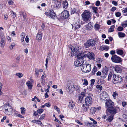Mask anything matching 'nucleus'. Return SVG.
Masks as SVG:
<instances>
[{"mask_svg": "<svg viewBox=\"0 0 127 127\" xmlns=\"http://www.w3.org/2000/svg\"><path fill=\"white\" fill-rule=\"evenodd\" d=\"M85 55H82L80 53H79L77 56V59L74 63V65L75 66H79L83 64L84 62V59L82 56Z\"/></svg>", "mask_w": 127, "mask_h": 127, "instance_id": "1", "label": "nucleus"}, {"mask_svg": "<svg viewBox=\"0 0 127 127\" xmlns=\"http://www.w3.org/2000/svg\"><path fill=\"white\" fill-rule=\"evenodd\" d=\"M118 108L114 105L111 107L108 108L106 110L107 112L111 115H114L117 113Z\"/></svg>", "mask_w": 127, "mask_h": 127, "instance_id": "2", "label": "nucleus"}, {"mask_svg": "<svg viewBox=\"0 0 127 127\" xmlns=\"http://www.w3.org/2000/svg\"><path fill=\"white\" fill-rule=\"evenodd\" d=\"M91 15V14L89 11H85L82 14V16L83 20L85 21H88L90 19Z\"/></svg>", "mask_w": 127, "mask_h": 127, "instance_id": "3", "label": "nucleus"}, {"mask_svg": "<svg viewBox=\"0 0 127 127\" xmlns=\"http://www.w3.org/2000/svg\"><path fill=\"white\" fill-rule=\"evenodd\" d=\"M81 69L84 72H89L91 70V65L90 64H83L81 66Z\"/></svg>", "mask_w": 127, "mask_h": 127, "instance_id": "4", "label": "nucleus"}, {"mask_svg": "<svg viewBox=\"0 0 127 127\" xmlns=\"http://www.w3.org/2000/svg\"><path fill=\"white\" fill-rule=\"evenodd\" d=\"M98 41V39H95V40L94 39H90L88 40L87 42L84 44V46L86 48H88L90 46H93L95 44V42H97Z\"/></svg>", "mask_w": 127, "mask_h": 127, "instance_id": "5", "label": "nucleus"}, {"mask_svg": "<svg viewBox=\"0 0 127 127\" xmlns=\"http://www.w3.org/2000/svg\"><path fill=\"white\" fill-rule=\"evenodd\" d=\"M86 53V52H82L80 53L82 55H85L84 56L83 55V56H82L84 58L87 57L88 58L91 60H92L95 59V56L93 53L92 52H88L87 54Z\"/></svg>", "mask_w": 127, "mask_h": 127, "instance_id": "6", "label": "nucleus"}, {"mask_svg": "<svg viewBox=\"0 0 127 127\" xmlns=\"http://www.w3.org/2000/svg\"><path fill=\"white\" fill-rule=\"evenodd\" d=\"M123 78L121 76L118 75H114L113 80L114 84H115L118 82H121L123 81Z\"/></svg>", "mask_w": 127, "mask_h": 127, "instance_id": "7", "label": "nucleus"}, {"mask_svg": "<svg viewBox=\"0 0 127 127\" xmlns=\"http://www.w3.org/2000/svg\"><path fill=\"white\" fill-rule=\"evenodd\" d=\"M112 61L114 63H119L122 61L121 58L117 55L112 56L111 58Z\"/></svg>", "mask_w": 127, "mask_h": 127, "instance_id": "8", "label": "nucleus"}, {"mask_svg": "<svg viewBox=\"0 0 127 127\" xmlns=\"http://www.w3.org/2000/svg\"><path fill=\"white\" fill-rule=\"evenodd\" d=\"M12 109L11 106H8L4 111V112L5 114L8 115H10L12 113Z\"/></svg>", "mask_w": 127, "mask_h": 127, "instance_id": "9", "label": "nucleus"}, {"mask_svg": "<svg viewBox=\"0 0 127 127\" xmlns=\"http://www.w3.org/2000/svg\"><path fill=\"white\" fill-rule=\"evenodd\" d=\"M105 106L107 108L108 107H110L114 105V102L110 99H108L105 102Z\"/></svg>", "mask_w": 127, "mask_h": 127, "instance_id": "10", "label": "nucleus"}, {"mask_svg": "<svg viewBox=\"0 0 127 127\" xmlns=\"http://www.w3.org/2000/svg\"><path fill=\"white\" fill-rule=\"evenodd\" d=\"M70 48L71 51L70 55L71 57H73L78 52V50L76 51L75 48L72 46H70Z\"/></svg>", "mask_w": 127, "mask_h": 127, "instance_id": "11", "label": "nucleus"}, {"mask_svg": "<svg viewBox=\"0 0 127 127\" xmlns=\"http://www.w3.org/2000/svg\"><path fill=\"white\" fill-rule=\"evenodd\" d=\"M85 103L88 105H91L93 103L92 99L90 96H87L85 98Z\"/></svg>", "mask_w": 127, "mask_h": 127, "instance_id": "12", "label": "nucleus"}, {"mask_svg": "<svg viewBox=\"0 0 127 127\" xmlns=\"http://www.w3.org/2000/svg\"><path fill=\"white\" fill-rule=\"evenodd\" d=\"M61 16L64 18H67L69 16V13L67 10H64L62 12Z\"/></svg>", "mask_w": 127, "mask_h": 127, "instance_id": "13", "label": "nucleus"}, {"mask_svg": "<svg viewBox=\"0 0 127 127\" xmlns=\"http://www.w3.org/2000/svg\"><path fill=\"white\" fill-rule=\"evenodd\" d=\"M108 96L107 95H105L104 93L101 94L100 95V98L101 100L102 101H106L108 99L107 97Z\"/></svg>", "mask_w": 127, "mask_h": 127, "instance_id": "14", "label": "nucleus"}, {"mask_svg": "<svg viewBox=\"0 0 127 127\" xmlns=\"http://www.w3.org/2000/svg\"><path fill=\"white\" fill-rule=\"evenodd\" d=\"M30 80H31V82L29 81H28L26 83V84L27 86L28 87L29 89H32V82H33V80L32 79H30Z\"/></svg>", "mask_w": 127, "mask_h": 127, "instance_id": "15", "label": "nucleus"}, {"mask_svg": "<svg viewBox=\"0 0 127 127\" xmlns=\"http://www.w3.org/2000/svg\"><path fill=\"white\" fill-rule=\"evenodd\" d=\"M80 23H76L73 25H72V29L74 30L79 28L80 27Z\"/></svg>", "mask_w": 127, "mask_h": 127, "instance_id": "16", "label": "nucleus"}, {"mask_svg": "<svg viewBox=\"0 0 127 127\" xmlns=\"http://www.w3.org/2000/svg\"><path fill=\"white\" fill-rule=\"evenodd\" d=\"M75 103L72 100H69V101L68 108L70 109H72L74 106Z\"/></svg>", "mask_w": 127, "mask_h": 127, "instance_id": "17", "label": "nucleus"}, {"mask_svg": "<svg viewBox=\"0 0 127 127\" xmlns=\"http://www.w3.org/2000/svg\"><path fill=\"white\" fill-rule=\"evenodd\" d=\"M113 69L117 73H120L122 71V69L121 68L118 66H115L114 67Z\"/></svg>", "mask_w": 127, "mask_h": 127, "instance_id": "18", "label": "nucleus"}, {"mask_svg": "<svg viewBox=\"0 0 127 127\" xmlns=\"http://www.w3.org/2000/svg\"><path fill=\"white\" fill-rule=\"evenodd\" d=\"M38 33L37 34L36 38L37 40L39 41L42 38V33H41L40 30H39L38 31Z\"/></svg>", "mask_w": 127, "mask_h": 127, "instance_id": "19", "label": "nucleus"}, {"mask_svg": "<svg viewBox=\"0 0 127 127\" xmlns=\"http://www.w3.org/2000/svg\"><path fill=\"white\" fill-rule=\"evenodd\" d=\"M68 89L69 91L71 92H74L75 89L74 85L72 84H71V85L68 87Z\"/></svg>", "mask_w": 127, "mask_h": 127, "instance_id": "20", "label": "nucleus"}, {"mask_svg": "<svg viewBox=\"0 0 127 127\" xmlns=\"http://www.w3.org/2000/svg\"><path fill=\"white\" fill-rule=\"evenodd\" d=\"M26 34L24 32H22L21 34V41L23 45L25 44L24 38Z\"/></svg>", "mask_w": 127, "mask_h": 127, "instance_id": "21", "label": "nucleus"}, {"mask_svg": "<svg viewBox=\"0 0 127 127\" xmlns=\"http://www.w3.org/2000/svg\"><path fill=\"white\" fill-rule=\"evenodd\" d=\"M85 95V93L84 92H82L81 93L79 96V99L80 102H81L83 100V98Z\"/></svg>", "mask_w": 127, "mask_h": 127, "instance_id": "22", "label": "nucleus"}, {"mask_svg": "<svg viewBox=\"0 0 127 127\" xmlns=\"http://www.w3.org/2000/svg\"><path fill=\"white\" fill-rule=\"evenodd\" d=\"M56 1L55 2V6L58 8H59L61 4V0H56Z\"/></svg>", "mask_w": 127, "mask_h": 127, "instance_id": "23", "label": "nucleus"}, {"mask_svg": "<svg viewBox=\"0 0 127 127\" xmlns=\"http://www.w3.org/2000/svg\"><path fill=\"white\" fill-rule=\"evenodd\" d=\"M96 111V109L95 107H92L90 110V114L91 115H93L95 114Z\"/></svg>", "mask_w": 127, "mask_h": 127, "instance_id": "24", "label": "nucleus"}, {"mask_svg": "<svg viewBox=\"0 0 127 127\" xmlns=\"http://www.w3.org/2000/svg\"><path fill=\"white\" fill-rule=\"evenodd\" d=\"M90 23V22L89 23L88 25L86 26V29L87 30H90L91 29L93 28V26Z\"/></svg>", "mask_w": 127, "mask_h": 127, "instance_id": "25", "label": "nucleus"}, {"mask_svg": "<svg viewBox=\"0 0 127 127\" xmlns=\"http://www.w3.org/2000/svg\"><path fill=\"white\" fill-rule=\"evenodd\" d=\"M63 7L64 8L66 9L68 7V3L67 1L65 0L63 1Z\"/></svg>", "mask_w": 127, "mask_h": 127, "instance_id": "26", "label": "nucleus"}, {"mask_svg": "<svg viewBox=\"0 0 127 127\" xmlns=\"http://www.w3.org/2000/svg\"><path fill=\"white\" fill-rule=\"evenodd\" d=\"M114 115H111L108 116V118L106 119V120L109 122H111L112 121L113 119Z\"/></svg>", "mask_w": 127, "mask_h": 127, "instance_id": "27", "label": "nucleus"}, {"mask_svg": "<svg viewBox=\"0 0 127 127\" xmlns=\"http://www.w3.org/2000/svg\"><path fill=\"white\" fill-rule=\"evenodd\" d=\"M90 105H89L87 104L86 103L85 104H83V110L85 111H86L88 109L89 106Z\"/></svg>", "mask_w": 127, "mask_h": 127, "instance_id": "28", "label": "nucleus"}, {"mask_svg": "<svg viewBox=\"0 0 127 127\" xmlns=\"http://www.w3.org/2000/svg\"><path fill=\"white\" fill-rule=\"evenodd\" d=\"M32 122L33 123H35L39 125H41L42 124L41 122L39 120H32Z\"/></svg>", "mask_w": 127, "mask_h": 127, "instance_id": "29", "label": "nucleus"}, {"mask_svg": "<svg viewBox=\"0 0 127 127\" xmlns=\"http://www.w3.org/2000/svg\"><path fill=\"white\" fill-rule=\"evenodd\" d=\"M100 49L102 50H105L107 51L109 49V47L103 45L100 47Z\"/></svg>", "mask_w": 127, "mask_h": 127, "instance_id": "30", "label": "nucleus"}, {"mask_svg": "<svg viewBox=\"0 0 127 127\" xmlns=\"http://www.w3.org/2000/svg\"><path fill=\"white\" fill-rule=\"evenodd\" d=\"M116 52L117 54L120 55H122L124 54L123 50L120 49H117Z\"/></svg>", "mask_w": 127, "mask_h": 127, "instance_id": "31", "label": "nucleus"}, {"mask_svg": "<svg viewBox=\"0 0 127 127\" xmlns=\"http://www.w3.org/2000/svg\"><path fill=\"white\" fill-rule=\"evenodd\" d=\"M51 13L50 17L52 19H55V17H56L55 14L53 12V11H52Z\"/></svg>", "mask_w": 127, "mask_h": 127, "instance_id": "32", "label": "nucleus"}, {"mask_svg": "<svg viewBox=\"0 0 127 127\" xmlns=\"http://www.w3.org/2000/svg\"><path fill=\"white\" fill-rule=\"evenodd\" d=\"M115 27L114 25L111 26L110 28L108 30V32H111L114 31V29Z\"/></svg>", "mask_w": 127, "mask_h": 127, "instance_id": "33", "label": "nucleus"}, {"mask_svg": "<svg viewBox=\"0 0 127 127\" xmlns=\"http://www.w3.org/2000/svg\"><path fill=\"white\" fill-rule=\"evenodd\" d=\"M118 35L120 37H123L125 36L126 35L124 33L122 32H119Z\"/></svg>", "mask_w": 127, "mask_h": 127, "instance_id": "34", "label": "nucleus"}, {"mask_svg": "<svg viewBox=\"0 0 127 127\" xmlns=\"http://www.w3.org/2000/svg\"><path fill=\"white\" fill-rule=\"evenodd\" d=\"M0 45L1 47H3L5 43V40H1Z\"/></svg>", "mask_w": 127, "mask_h": 127, "instance_id": "35", "label": "nucleus"}, {"mask_svg": "<svg viewBox=\"0 0 127 127\" xmlns=\"http://www.w3.org/2000/svg\"><path fill=\"white\" fill-rule=\"evenodd\" d=\"M97 67L95 66H94L92 70V75H94L95 74V72L97 71Z\"/></svg>", "mask_w": 127, "mask_h": 127, "instance_id": "36", "label": "nucleus"}, {"mask_svg": "<svg viewBox=\"0 0 127 127\" xmlns=\"http://www.w3.org/2000/svg\"><path fill=\"white\" fill-rule=\"evenodd\" d=\"M122 26L124 28L127 26V21H124L121 24Z\"/></svg>", "mask_w": 127, "mask_h": 127, "instance_id": "37", "label": "nucleus"}, {"mask_svg": "<svg viewBox=\"0 0 127 127\" xmlns=\"http://www.w3.org/2000/svg\"><path fill=\"white\" fill-rule=\"evenodd\" d=\"M118 93L117 92L115 91V92H114L112 95L114 98L115 99H116V96H118Z\"/></svg>", "mask_w": 127, "mask_h": 127, "instance_id": "38", "label": "nucleus"}, {"mask_svg": "<svg viewBox=\"0 0 127 127\" xmlns=\"http://www.w3.org/2000/svg\"><path fill=\"white\" fill-rule=\"evenodd\" d=\"M15 45V43L14 42H12L11 44L10 45L9 48L10 50H12L13 47H14Z\"/></svg>", "mask_w": 127, "mask_h": 127, "instance_id": "39", "label": "nucleus"}, {"mask_svg": "<svg viewBox=\"0 0 127 127\" xmlns=\"http://www.w3.org/2000/svg\"><path fill=\"white\" fill-rule=\"evenodd\" d=\"M15 75L18 77L19 78H21L23 75V74L21 73H17Z\"/></svg>", "mask_w": 127, "mask_h": 127, "instance_id": "40", "label": "nucleus"}, {"mask_svg": "<svg viewBox=\"0 0 127 127\" xmlns=\"http://www.w3.org/2000/svg\"><path fill=\"white\" fill-rule=\"evenodd\" d=\"M21 113L22 114H24L25 113V109L23 107H22L21 108Z\"/></svg>", "mask_w": 127, "mask_h": 127, "instance_id": "41", "label": "nucleus"}, {"mask_svg": "<svg viewBox=\"0 0 127 127\" xmlns=\"http://www.w3.org/2000/svg\"><path fill=\"white\" fill-rule=\"evenodd\" d=\"M100 27V25L98 24H96L95 25V30H99V29Z\"/></svg>", "mask_w": 127, "mask_h": 127, "instance_id": "42", "label": "nucleus"}, {"mask_svg": "<svg viewBox=\"0 0 127 127\" xmlns=\"http://www.w3.org/2000/svg\"><path fill=\"white\" fill-rule=\"evenodd\" d=\"M84 80V82L83 83V84L85 85H87L88 84V82L87 80L86 79H84L82 80V81Z\"/></svg>", "mask_w": 127, "mask_h": 127, "instance_id": "43", "label": "nucleus"}, {"mask_svg": "<svg viewBox=\"0 0 127 127\" xmlns=\"http://www.w3.org/2000/svg\"><path fill=\"white\" fill-rule=\"evenodd\" d=\"M92 8L93 10L94 11L95 13H97L96 11L98 10L97 8V7H93Z\"/></svg>", "mask_w": 127, "mask_h": 127, "instance_id": "44", "label": "nucleus"}, {"mask_svg": "<svg viewBox=\"0 0 127 127\" xmlns=\"http://www.w3.org/2000/svg\"><path fill=\"white\" fill-rule=\"evenodd\" d=\"M91 122H89L87 121L85 123V124L88 127H91Z\"/></svg>", "mask_w": 127, "mask_h": 127, "instance_id": "45", "label": "nucleus"}, {"mask_svg": "<svg viewBox=\"0 0 127 127\" xmlns=\"http://www.w3.org/2000/svg\"><path fill=\"white\" fill-rule=\"evenodd\" d=\"M95 80L94 79H91V86H93L95 82Z\"/></svg>", "mask_w": 127, "mask_h": 127, "instance_id": "46", "label": "nucleus"}, {"mask_svg": "<svg viewBox=\"0 0 127 127\" xmlns=\"http://www.w3.org/2000/svg\"><path fill=\"white\" fill-rule=\"evenodd\" d=\"M54 109L57 111L59 113L60 112V109L56 106H55L54 107Z\"/></svg>", "mask_w": 127, "mask_h": 127, "instance_id": "47", "label": "nucleus"}, {"mask_svg": "<svg viewBox=\"0 0 127 127\" xmlns=\"http://www.w3.org/2000/svg\"><path fill=\"white\" fill-rule=\"evenodd\" d=\"M112 73L111 72H110L109 74V75H108V80L109 81V80H110L111 79V77H112Z\"/></svg>", "mask_w": 127, "mask_h": 127, "instance_id": "48", "label": "nucleus"}, {"mask_svg": "<svg viewBox=\"0 0 127 127\" xmlns=\"http://www.w3.org/2000/svg\"><path fill=\"white\" fill-rule=\"evenodd\" d=\"M43 111L44 110L43 109H38L37 110V113L39 114H41L43 112Z\"/></svg>", "mask_w": 127, "mask_h": 127, "instance_id": "49", "label": "nucleus"}, {"mask_svg": "<svg viewBox=\"0 0 127 127\" xmlns=\"http://www.w3.org/2000/svg\"><path fill=\"white\" fill-rule=\"evenodd\" d=\"M16 15V13H14L13 11H12L11 13V16L13 18H14L15 17Z\"/></svg>", "mask_w": 127, "mask_h": 127, "instance_id": "50", "label": "nucleus"}, {"mask_svg": "<svg viewBox=\"0 0 127 127\" xmlns=\"http://www.w3.org/2000/svg\"><path fill=\"white\" fill-rule=\"evenodd\" d=\"M116 16L117 17H119L121 15V14L119 12H117L115 14Z\"/></svg>", "mask_w": 127, "mask_h": 127, "instance_id": "51", "label": "nucleus"}, {"mask_svg": "<svg viewBox=\"0 0 127 127\" xmlns=\"http://www.w3.org/2000/svg\"><path fill=\"white\" fill-rule=\"evenodd\" d=\"M124 29L121 26L117 28V30L118 31H123Z\"/></svg>", "mask_w": 127, "mask_h": 127, "instance_id": "52", "label": "nucleus"}, {"mask_svg": "<svg viewBox=\"0 0 127 127\" xmlns=\"http://www.w3.org/2000/svg\"><path fill=\"white\" fill-rule=\"evenodd\" d=\"M96 88L97 89H99L100 90H101L102 89V87L99 85H97L96 86Z\"/></svg>", "mask_w": 127, "mask_h": 127, "instance_id": "53", "label": "nucleus"}, {"mask_svg": "<svg viewBox=\"0 0 127 127\" xmlns=\"http://www.w3.org/2000/svg\"><path fill=\"white\" fill-rule=\"evenodd\" d=\"M76 9L74 8L73 9H71V14H74L76 12Z\"/></svg>", "mask_w": 127, "mask_h": 127, "instance_id": "54", "label": "nucleus"}, {"mask_svg": "<svg viewBox=\"0 0 127 127\" xmlns=\"http://www.w3.org/2000/svg\"><path fill=\"white\" fill-rule=\"evenodd\" d=\"M35 74L37 75V76H38L39 75V73H38V69L37 68H36L35 69Z\"/></svg>", "mask_w": 127, "mask_h": 127, "instance_id": "55", "label": "nucleus"}, {"mask_svg": "<svg viewBox=\"0 0 127 127\" xmlns=\"http://www.w3.org/2000/svg\"><path fill=\"white\" fill-rule=\"evenodd\" d=\"M45 117V114H42V115L41 116L40 118H39V119L40 120H42L43 119H44Z\"/></svg>", "mask_w": 127, "mask_h": 127, "instance_id": "56", "label": "nucleus"}, {"mask_svg": "<svg viewBox=\"0 0 127 127\" xmlns=\"http://www.w3.org/2000/svg\"><path fill=\"white\" fill-rule=\"evenodd\" d=\"M8 3L9 5H12L13 4V2L12 0H9L8 1Z\"/></svg>", "mask_w": 127, "mask_h": 127, "instance_id": "57", "label": "nucleus"}, {"mask_svg": "<svg viewBox=\"0 0 127 127\" xmlns=\"http://www.w3.org/2000/svg\"><path fill=\"white\" fill-rule=\"evenodd\" d=\"M45 106H47L48 107H49L51 106V104L50 103H45Z\"/></svg>", "mask_w": 127, "mask_h": 127, "instance_id": "58", "label": "nucleus"}, {"mask_svg": "<svg viewBox=\"0 0 127 127\" xmlns=\"http://www.w3.org/2000/svg\"><path fill=\"white\" fill-rule=\"evenodd\" d=\"M22 13L23 16V19L24 20H25L26 17V13H24L23 12H22Z\"/></svg>", "mask_w": 127, "mask_h": 127, "instance_id": "59", "label": "nucleus"}, {"mask_svg": "<svg viewBox=\"0 0 127 127\" xmlns=\"http://www.w3.org/2000/svg\"><path fill=\"white\" fill-rule=\"evenodd\" d=\"M41 27V30H40V31L41 32V31H43L44 30V29L45 28V25L43 23L42 24Z\"/></svg>", "mask_w": 127, "mask_h": 127, "instance_id": "60", "label": "nucleus"}, {"mask_svg": "<svg viewBox=\"0 0 127 127\" xmlns=\"http://www.w3.org/2000/svg\"><path fill=\"white\" fill-rule=\"evenodd\" d=\"M1 40H5V38L3 34H2L0 36Z\"/></svg>", "mask_w": 127, "mask_h": 127, "instance_id": "61", "label": "nucleus"}, {"mask_svg": "<svg viewBox=\"0 0 127 127\" xmlns=\"http://www.w3.org/2000/svg\"><path fill=\"white\" fill-rule=\"evenodd\" d=\"M51 54L50 53H49L48 54L47 57V58H46L48 59L49 60H50L51 58Z\"/></svg>", "mask_w": 127, "mask_h": 127, "instance_id": "62", "label": "nucleus"}, {"mask_svg": "<svg viewBox=\"0 0 127 127\" xmlns=\"http://www.w3.org/2000/svg\"><path fill=\"white\" fill-rule=\"evenodd\" d=\"M100 4V2L99 0H97L96 1L95 4L97 6H98Z\"/></svg>", "mask_w": 127, "mask_h": 127, "instance_id": "63", "label": "nucleus"}, {"mask_svg": "<svg viewBox=\"0 0 127 127\" xmlns=\"http://www.w3.org/2000/svg\"><path fill=\"white\" fill-rule=\"evenodd\" d=\"M29 38L28 36V35L26 36L25 40L26 42L27 43L29 42Z\"/></svg>", "mask_w": 127, "mask_h": 127, "instance_id": "64", "label": "nucleus"}]
</instances>
